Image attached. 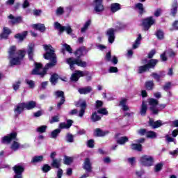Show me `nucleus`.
Wrapping results in <instances>:
<instances>
[{
	"mask_svg": "<svg viewBox=\"0 0 178 178\" xmlns=\"http://www.w3.org/2000/svg\"><path fill=\"white\" fill-rule=\"evenodd\" d=\"M55 27L56 29H57V30L60 31V34H62V33H63V31H65L67 32V34H72V31H73L70 26H62L58 22H55Z\"/></svg>",
	"mask_w": 178,
	"mask_h": 178,
	"instance_id": "obj_11",
	"label": "nucleus"
},
{
	"mask_svg": "<svg viewBox=\"0 0 178 178\" xmlns=\"http://www.w3.org/2000/svg\"><path fill=\"white\" fill-rule=\"evenodd\" d=\"M51 169V166H49V165L48 164H44L42 168V170H43V172L44 173H47V172H49V170Z\"/></svg>",
	"mask_w": 178,
	"mask_h": 178,
	"instance_id": "obj_50",
	"label": "nucleus"
},
{
	"mask_svg": "<svg viewBox=\"0 0 178 178\" xmlns=\"http://www.w3.org/2000/svg\"><path fill=\"white\" fill-rule=\"evenodd\" d=\"M32 27L34 30H38L41 33H44V31H45V25L43 24H35L32 25Z\"/></svg>",
	"mask_w": 178,
	"mask_h": 178,
	"instance_id": "obj_24",
	"label": "nucleus"
},
{
	"mask_svg": "<svg viewBox=\"0 0 178 178\" xmlns=\"http://www.w3.org/2000/svg\"><path fill=\"white\" fill-rule=\"evenodd\" d=\"M127 141H129V138L127 136H123L117 140V144L123 145L127 143Z\"/></svg>",
	"mask_w": 178,
	"mask_h": 178,
	"instance_id": "obj_31",
	"label": "nucleus"
},
{
	"mask_svg": "<svg viewBox=\"0 0 178 178\" xmlns=\"http://www.w3.org/2000/svg\"><path fill=\"white\" fill-rule=\"evenodd\" d=\"M49 122L51 124L56 123V122H59V117L58 115L54 116L51 118V120Z\"/></svg>",
	"mask_w": 178,
	"mask_h": 178,
	"instance_id": "obj_56",
	"label": "nucleus"
},
{
	"mask_svg": "<svg viewBox=\"0 0 178 178\" xmlns=\"http://www.w3.org/2000/svg\"><path fill=\"white\" fill-rule=\"evenodd\" d=\"M149 124L152 127V129H158V127H161L163 124L161 120L154 121L152 119H149Z\"/></svg>",
	"mask_w": 178,
	"mask_h": 178,
	"instance_id": "obj_16",
	"label": "nucleus"
},
{
	"mask_svg": "<svg viewBox=\"0 0 178 178\" xmlns=\"http://www.w3.org/2000/svg\"><path fill=\"white\" fill-rule=\"evenodd\" d=\"M56 13L57 15H63V13H65V10L63 7H59L57 8Z\"/></svg>",
	"mask_w": 178,
	"mask_h": 178,
	"instance_id": "obj_53",
	"label": "nucleus"
},
{
	"mask_svg": "<svg viewBox=\"0 0 178 178\" xmlns=\"http://www.w3.org/2000/svg\"><path fill=\"white\" fill-rule=\"evenodd\" d=\"M97 113H100L101 115H106L108 113V111H106V108H101L97 111Z\"/></svg>",
	"mask_w": 178,
	"mask_h": 178,
	"instance_id": "obj_58",
	"label": "nucleus"
},
{
	"mask_svg": "<svg viewBox=\"0 0 178 178\" xmlns=\"http://www.w3.org/2000/svg\"><path fill=\"white\" fill-rule=\"evenodd\" d=\"M63 175V170L60 168H58L57 172V177L58 178H62V175Z\"/></svg>",
	"mask_w": 178,
	"mask_h": 178,
	"instance_id": "obj_63",
	"label": "nucleus"
},
{
	"mask_svg": "<svg viewBox=\"0 0 178 178\" xmlns=\"http://www.w3.org/2000/svg\"><path fill=\"white\" fill-rule=\"evenodd\" d=\"M73 124V120H68L66 122H61L59 124V129H70Z\"/></svg>",
	"mask_w": 178,
	"mask_h": 178,
	"instance_id": "obj_18",
	"label": "nucleus"
},
{
	"mask_svg": "<svg viewBox=\"0 0 178 178\" xmlns=\"http://www.w3.org/2000/svg\"><path fill=\"white\" fill-rule=\"evenodd\" d=\"M152 77H154V79H155V80H156L157 81H159V79H161V76H159V74L156 73H152Z\"/></svg>",
	"mask_w": 178,
	"mask_h": 178,
	"instance_id": "obj_62",
	"label": "nucleus"
},
{
	"mask_svg": "<svg viewBox=\"0 0 178 178\" xmlns=\"http://www.w3.org/2000/svg\"><path fill=\"white\" fill-rule=\"evenodd\" d=\"M61 161L62 160L60 159H55L52 160L51 166H52V168H55L56 169H59V168L62 166Z\"/></svg>",
	"mask_w": 178,
	"mask_h": 178,
	"instance_id": "obj_22",
	"label": "nucleus"
},
{
	"mask_svg": "<svg viewBox=\"0 0 178 178\" xmlns=\"http://www.w3.org/2000/svg\"><path fill=\"white\" fill-rule=\"evenodd\" d=\"M28 32L24 31L22 33H17L15 35V38L19 41H23L27 37Z\"/></svg>",
	"mask_w": 178,
	"mask_h": 178,
	"instance_id": "obj_27",
	"label": "nucleus"
},
{
	"mask_svg": "<svg viewBox=\"0 0 178 178\" xmlns=\"http://www.w3.org/2000/svg\"><path fill=\"white\" fill-rule=\"evenodd\" d=\"M140 163L143 166H152L154 165V157L148 155H143L140 157Z\"/></svg>",
	"mask_w": 178,
	"mask_h": 178,
	"instance_id": "obj_6",
	"label": "nucleus"
},
{
	"mask_svg": "<svg viewBox=\"0 0 178 178\" xmlns=\"http://www.w3.org/2000/svg\"><path fill=\"white\" fill-rule=\"evenodd\" d=\"M146 137H147V138H156V134L153 131H148L146 133Z\"/></svg>",
	"mask_w": 178,
	"mask_h": 178,
	"instance_id": "obj_36",
	"label": "nucleus"
},
{
	"mask_svg": "<svg viewBox=\"0 0 178 178\" xmlns=\"http://www.w3.org/2000/svg\"><path fill=\"white\" fill-rule=\"evenodd\" d=\"M87 145L89 148H94V140L90 139L88 140Z\"/></svg>",
	"mask_w": 178,
	"mask_h": 178,
	"instance_id": "obj_57",
	"label": "nucleus"
},
{
	"mask_svg": "<svg viewBox=\"0 0 178 178\" xmlns=\"http://www.w3.org/2000/svg\"><path fill=\"white\" fill-rule=\"evenodd\" d=\"M19 147H20V144H19V143H17L16 141H14L11 146V148L14 151H16V149H19Z\"/></svg>",
	"mask_w": 178,
	"mask_h": 178,
	"instance_id": "obj_48",
	"label": "nucleus"
},
{
	"mask_svg": "<svg viewBox=\"0 0 178 178\" xmlns=\"http://www.w3.org/2000/svg\"><path fill=\"white\" fill-rule=\"evenodd\" d=\"M172 86V83L170 82H168L165 83V85L163 86V90L165 91H168V90H170V87Z\"/></svg>",
	"mask_w": 178,
	"mask_h": 178,
	"instance_id": "obj_59",
	"label": "nucleus"
},
{
	"mask_svg": "<svg viewBox=\"0 0 178 178\" xmlns=\"http://www.w3.org/2000/svg\"><path fill=\"white\" fill-rule=\"evenodd\" d=\"M60 133V129H56L54 131L51 132V138H56L58 137V135Z\"/></svg>",
	"mask_w": 178,
	"mask_h": 178,
	"instance_id": "obj_47",
	"label": "nucleus"
},
{
	"mask_svg": "<svg viewBox=\"0 0 178 178\" xmlns=\"http://www.w3.org/2000/svg\"><path fill=\"white\" fill-rule=\"evenodd\" d=\"M149 105H150V111H152L153 115H158L159 110L156 108V105L159 104V102L156 99L151 98L148 101Z\"/></svg>",
	"mask_w": 178,
	"mask_h": 178,
	"instance_id": "obj_9",
	"label": "nucleus"
},
{
	"mask_svg": "<svg viewBox=\"0 0 178 178\" xmlns=\"http://www.w3.org/2000/svg\"><path fill=\"white\" fill-rule=\"evenodd\" d=\"M90 119L92 122H98V120H101V117L97 114V112H95L92 114Z\"/></svg>",
	"mask_w": 178,
	"mask_h": 178,
	"instance_id": "obj_34",
	"label": "nucleus"
},
{
	"mask_svg": "<svg viewBox=\"0 0 178 178\" xmlns=\"http://www.w3.org/2000/svg\"><path fill=\"white\" fill-rule=\"evenodd\" d=\"M111 10L113 12V13L118 12V10H120V4L118 3H112L111 6Z\"/></svg>",
	"mask_w": 178,
	"mask_h": 178,
	"instance_id": "obj_28",
	"label": "nucleus"
},
{
	"mask_svg": "<svg viewBox=\"0 0 178 178\" xmlns=\"http://www.w3.org/2000/svg\"><path fill=\"white\" fill-rule=\"evenodd\" d=\"M147 105L143 102L142 103L141 108H140V115H141V116H145V115L147 113Z\"/></svg>",
	"mask_w": 178,
	"mask_h": 178,
	"instance_id": "obj_29",
	"label": "nucleus"
},
{
	"mask_svg": "<svg viewBox=\"0 0 178 178\" xmlns=\"http://www.w3.org/2000/svg\"><path fill=\"white\" fill-rule=\"evenodd\" d=\"M90 72L88 71H80L76 70L75 73L72 74L71 76L72 81H79L80 77H84V76H88Z\"/></svg>",
	"mask_w": 178,
	"mask_h": 178,
	"instance_id": "obj_7",
	"label": "nucleus"
},
{
	"mask_svg": "<svg viewBox=\"0 0 178 178\" xmlns=\"http://www.w3.org/2000/svg\"><path fill=\"white\" fill-rule=\"evenodd\" d=\"M16 46H11L8 49V58L10 60V63L12 65H17L22 63V60L26 56V51L18 50L16 51Z\"/></svg>",
	"mask_w": 178,
	"mask_h": 178,
	"instance_id": "obj_2",
	"label": "nucleus"
},
{
	"mask_svg": "<svg viewBox=\"0 0 178 178\" xmlns=\"http://www.w3.org/2000/svg\"><path fill=\"white\" fill-rule=\"evenodd\" d=\"M74 136L71 134H67L66 141H67V143H73V141H74Z\"/></svg>",
	"mask_w": 178,
	"mask_h": 178,
	"instance_id": "obj_46",
	"label": "nucleus"
},
{
	"mask_svg": "<svg viewBox=\"0 0 178 178\" xmlns=\"http://www.w3.org/2000/svg\"><path fill=\"white\" fill-rule=\"evenodd\" d=\"M152 24H155V19L152 17H149L142 21L141 26H143L144 27V30L147 31V30H149V28Z\"/></svg>",
	"mask_w": 178,
	"mask_h": 178,
	"instance_id": "obj_8",
	"label": "nucleus"
},
{
	"mask_svg": "<svg viewBox=\"0 0 178 178\" xmlns=\"http://www.w3.org/2000/svg\"><path fill=\"white\" fill-rule=\"evenodd\" d=\"M73 163V157H70L67 156H64V163L65 165H70Z\"/></svg>",
	"mask_w": 178,
	"mask_h": 178,
	"instance_id": "obj_35",
	"label": "nucleus"
},
{
	"mask_svg": "<svg viewBox=\"0 0 178 178\" xmlns=\"http://www.w3.org/2000/svg\"><path fill=\"white\" fill-rule=\"evenodd\" d=\"M83 169L87 172H91L92 168L91 167V161H90V159L87 158L85 159L83 163Z\"/></svg>",
	"mask_w": 178,
	"mask_h": 178,
	"instance_id": "obj_19",
	"label": "nucleus"
},
{
	"mask_svg": "<svg viewBox=\"0 0 178 178\" xmlns=\"http://www.w3.org/2000/svg\"><path fill=\"white\" fill-rule=\"evenodd\" d=\"M24 109H26V103H21L17 106L15 112L17 113V115H20Z\"/></svg>",
	"mask_w": 178,
	"mask_h": 178,
	"instance_id": "obj_20",
	"label": "nucleus"
},
{
	"mask_svg": "<svg viewBox=\"0 0 178 178\" xmlns=\"http://www.w3.org/2000/svg\"><path fill=\"white\" fill-rule=\"evenodd\" d=\"M8 19H10L11 20L10 21V23H11V24H17L19 23H22V22H23V18L20 16L19 17H15L13 16V15L10 14L8 16Z\"/></svg>",
	"mask_w": 178,
	"mask_h": 178,
	"instance_id": "obj_14",
	"label": "nucleus"
},
{
	"mask_svg": "<svg viewBox=\"0 0 178 178\" xmlns=\"http://www.w3.org/2000/svg\"><path fill=\"white\" fill-rule=\"evenodd\" d=\"M156 35L159 40H163L164 35H163V31L159 30L156 33Z\"/></svg>",
	"mask_w": 178,
	"mask_h": 178,
	"instance_id": "obj_45",
	"label": "nucleus"
},
{
	"mask_svg": "<svg viewBox=\"0 0 178 178\" xmlns=\"http://www.w3.org/2000/svg\"><path fill=\"white\" fill-rule=\"evenodd\" d=\"M42 12V11L41 10H33V15L34 16H40Z\"/></svg>",
	"mask_w": 178,
	"mask_h": 178,
	"instance_id": "obj_64",
	"label": "nucleus"
},
{
	"mask_svg": "<svg viewBox=\"0 0 178 178\" xmlns=\"http://www.w3.org/2000/svg\"><path fill=\"white\" fill-rule=\"evenodd\" d=\"M177 13V1H175L172 4V8L171 9V14L172 16H176Z\"/></svg>",
	"mask_w": 178,
	"mask_h": 178,
	"instance_id": "obj_30",
	"label": "nucleus"
},
{
	"mask_svg": "<svg viewBox=\"0 0 178 178\" xmlns=\"http://www.w3.org/2000/svg\"><path fill=\"white\" fill-rule=\"evenodd\" d=\"M140 42H141V34H139L138 37L135 41V43L133 44L134 49L138 48V44L140 43Z\"/></svg>",
	"mask_w": 178,
	"mask_h": 178,
	"instance_id": "obj_38",
	"label": "nucleus"
},
{
	"mask_svg": "<svg viewBox=\"0 0 178 178\" xmlns=\"http://www.w3.org/2000/svg\"><path fill=\"white\" fill-rule=\"evenodd\" d=\"M163 166V164L161 163L156 164L154 167L155 172H160V170H162Z\"/></svg>",
	"mask_w": 178,
	"mask_h": 178,
	"instance_id": "obj_51",
	"label": "nucleus"
},
{
	"mask_svg": "<svg viewBox=\"0 0 178 178\" xmlns=\"http://www.w3.org/2000/svg\"><path fill=\"white\" fill-rule=\"evenodd\" d=\"M43 48L46 53L44 54V59L50 60V63H47L44 67H42V64L40 63H35V69L32 70L31 74H38L41 77H44L47 74V71L48 69L56 66L58 63V60L56 58V54H55V49L52 47L51 44H44Z\"/></svg>",
	"mask_w": 178,
	"mask_h": 178,
	"instance_id": "obj_1",
	"label": "nucleus"
},
{
	"mask_svg": "<svg viewBox=\"0 0 178 178\" xmlns=\"http://www.w3.org/2000/svg\"><path fill=\"white\" fill-rule=\"evenodd\" d=\"M136 8H137V9L140 10L139 11L140 15H143V13H144V6L143 5V3H138L136 5Z\"/></svg>",
	"mask_w": 178,
	"mask_h": 178,
	"instance_id": "obj_40",
	"label": "nucleus"
},
{
	"mask_svg": "<svg viewBox=\"0 0 178 178\" xmlns=\"http://www.w3.org/2000/svg\"><path fill=\"white\" fill-rule=\"evenodd\" d=\"M56 98H60V102L57 104V109L60 111L62 106L66 102V97H65V92L62 90H57L54 92Z\"/></svg>",
	"mask_w": 178,
	"mask_h": 178,
	"instance_id": "obj_5",
	"label": "nucleus"
},
{
	"mask_svg": "<svg viewBox=\"0 0 178 178\" xmlns=\"http://www.w3.org/2000/svg\"><path fill=\"white\" fill-rule=\"evenodd\" d=\"M25 83L29 86V88H34L35 83L33 80L26 79Z\"/></svg>",
	"mask_w": 178,
	"mask_h": 178,
	"instance_id": "obj_42",
	"label": "nucleus"
},
{
	"mask_svg": "<svg viewBox=\"0 0 178 178\" xmlns=\"http://www.w3.org/2000/svg\"><path fill=\"white\" fill-rule=\"evenodd\" d=\"M92 91V88L91 86H87L85 88H79L78 92L79 94H88Z\"/></svg>",
	"mask_w": 178,
	"mask_h": 178,
	"instance_id": "obj_21",
	"label": "nucleus"
},
{
	"mask_svg": "<svg viewBox=\"0 0 178 178\" xmlns=\"http://www.w3.org/2000/svg\"><path fill=\"white\" fill-rule=\"evenodd\" d=\"M37 106V102L35 101H30L27 103H25V109L30 111V109H34Z\"/></svg>",
	"mask_w": 178,
	"mask_h": 178,
	"instance_id": "obj_25",
	"label": "nucleus"
},
{
	"mask_svg": "<svg viewBox=\"0 0 178 178\" xmlns=\"http://www.w3.org/2000/svg\"><path fill=\"white\" fill-rule=\"evenodd\" d=\"M13 170H14L15 173L17 175H21L24 172V168L22 165H15L13 168Z\"/></svg>",
	"mask_w": 178,
	"mask_h": 178,
	"instance_id": "obj_26",
	"label": "nucleus"
},
{
	"mask_svg": "<svg viewBox=\"0 0 178 178\" xmlns=\"http://www.w3.org/2000/svg\"><path fill=\"white\" fill-rule=\"evenodd\" d=\"M81 110L79 113V118H83L84 116V113H86V109L87 108V103L86 102H83L81 105Z\"/></svg>",
	"mask_w": 178,
	"mask_h": 178,
	"instance_id": "obj_23",
	"label": "nucleus"
},
{
	"mask_svg": "<svg viewBox=\"0 0 178 178\" xmlns=\"http://www.w3.org/2000/svg\"><path fill=\"white\" fill-rule=\"evenodd\" d=\"M12 33V31L8 27L4 26L3 28V33L0 35V38L1 40H6L8 39V37H9V34Z\"/></svg>",
	"mask_w": 178,
	"mask_h": 178,
	"instance_id": "obj_15",
	"label": "nucleus"
},
{
	"mask_svg": "<svg viewBox=\"0 0 178 178\" xmlns=\"http://www.w3.org/2000/svg\"><path fill=\"white\" fill-rule=\"evenodd\" d=\"M58 74H54L53 75H51V79H50V81L51 83V84H53L54 86H55V84H56L57 81H58Z\"/></svg>",
	"mask_w": 178,
	"mask_h": 178,
	"instance_id": "obj_39",
	"label": "nucleus"
},
{
	"mask_svg": "<svg viewBox=\"0 0 178 178\" xmlns=\"http://www.w3.org/2000/svg\"><path fill=\"white\" fill-rule=\"evenodd\" d=\"M108 133H109V131H104L101 129L97 128L95 130L94 136H95V137H104V136H106V134H108Z\"/></svg>",
	"mask_w": 178,
	"mask_h": 178,
	"instance_id": "obj_17",
	"label": "nucleus"
},
{
	"mask_svg": "<svg viewBox=\"0 0 178 178\" xmlns=\"http://www.w3.org/2000/svg\"><path fill=\"white\" fill-rule=\"evenodd\" d=\"M16 137H17V134L16 132L11 133L9 135L3 137L1 143L2 144H10L13 140H16Z\"/></svg>",
	"mask_w": 178,
	"mask_h": 178,
	"instance_id": "obj_10",
	"label": "nucleus"
},
{
	"mask_svg": "<svg viewBox=\"0 0 178 178\" xmlns=\"http://www.w3.org/2000/svg\"><path fill=\"white\" fill-rule=\"evenodd\" d=\"M34 43H31L29 45V49H28V54L30 56V58H31V56H33V53L34 52Z\"/></svg>",
	"mask_w": 178,
	"mask_h": 178,
	"instance_id": "obj_33",
	"label": "nucleus"
},
{
	"mask_svg": "<svg viewBox=\"0 0 178 178\" xmlns=\"http://www.w3.org/2000/svg\"><path fill=\"white\" fill-rule=\"evenodd\" d=\"M42 159H44V156H35L32 159V163H37L38 162H42Z\"/></svg>",
	"mask_w": 178,
	"mask_h": 178,
	"instance_id": "obj_32",
	"label": "nucleus"
},
{
	"mask_svg": "<svg viewBox=\"0 0 178 178\" xmlns=\"http://www.w3.org/2000/svg\"><path fill=\"white\" fill-rule=\"evenodd\" d=\"M115 31H116V29L111 28L106 31V35H108V42L110 44H113V41H115Z\"/></svg>",
	"mask_w": 178,
	"mask_h": 178,
	"instance_id": "obj_12",
	"label": "nucleus"
},
{
	"mask_svg": "<svg viewBox=\"0 0 178 178\" xmlns=\"http://www.w3.org/2000/svg\"><path fill=\"white\" fill-rule=\"evenodd\" d=\"M158 62L159 60L157 59H150L147 64L138 67V73L141 74L145 73V72H147L149 69H154L158 64Z\"/></svg>",
	"mask_w": 178,
	"mask_h": 178,
	"instance_id": "obj_4",
	"label": "nucleus"
},
{
	"mask_svg": "<svg viewBox=\"0 0 178 178\" xmlns=\"http://www.w3.org/2000/svg\"><path fill=\"white\" fill-rule=\"evenodd\" d=\"M63 47H64L65 49L67 51V52H69L70 54L73 53V49H72V47H70V45H69L67 44H64Z\"/></svg>",
	"mask_w": 178,
	"mask_h": 178,
	"instance_id": "obj_49",
	"label": "nucleus"
},
{
	"mask_svg": "<svg viewBox=\"0 0 178 178\" xmlns=\"http://www.w3.org/2000/svg\"><path fill=\"white\" fill-rule=\"evenodd\" d=\"M155 54H156V51L155 49H152L148 54L147 56L149 58V59H152V58H154V55H155Z\"/></svg>",
	"mask_w": 178,
	"mask_h": 178,
	"instance_id": "obj_54",
	"label": "nucleus"
},
{
	"mask_svg": "<svg viewBox=\"0 0 178 178\" xmlns=\"http://www.w3.org/2000/svg\"><path fill=\"white\" fill-rule=\"evenodd\" d=\"M74 55L78 58L71 57L66 59V62L67 63H68V65H70V69L73 70L74 69V65H77V66H80L81 67H86L87 63L81 60V59L79 58H81V56H83V48L78 49L74 52Z\"/></svg>",
	"mask_w": 178,
	"mask_h": 178,
	"instance_id": "obj_3",
	"label": "nucleus"
},
{
	"mask_svg": "<svg viewBox=\"0 0 178 178\" xmlns=\"http://www.w3.org/2000/svg\"><path fill=\"white\" fill-rule=\"evenodd\" d=\"M165 52L170 58H174V56H176V53H175V51H173L172 49H168L165 51Z\"/></svg>",
	"mask_w": 178,
	"mask_h": 178,
	"instance_id": "obj_52",
	"label": "nucleus"
},
{
	"mask_svg": "<svg viewBox=\"0 0 178 178\" xmlns=\"http://www.w3.org/2000/svg\"><path fill=\"white\" fill-rule=\"evenodd\" d=\"M90 24H91V21H87L86 23H85L83 27L81 29V33H86V31L87 30V29H88Z\"/></svg>",
	"mask_w": 178,
	"mask_h": 178,
	"instance_id": "obj_41",
	"label": "nucleus"
},
{
	"mask_svg": "<svg viewBox=\"0 0 178 178\" xmlns=\"http://www.w3.org/2000/svg\"><path fill=\"white\" fill-rule=\"evenodd\" d=\"M145 87L147 90H152L154 88V81H149L145 83Z\"/></svg>",
	"mask_w": 178,
	"mask_h": 178,
	"instance_id": "obj_43",
	"label": "nucleus"
},
{
	"mask_svg": "<svg viewBox=\"0 0 178 178\" xmlns=\"http://www.w3.org/2000/svg\"><path fill=\"white\" fill-rule=\"evenodd\" d=\"M111 58H112V56L111 55V51H108V53H106V57H105L106 60H107V62H109L111 61Z\"/></svg>",
	"mask_w": 178,
	"mask_h": 178,
	"instance_id": "obj_61",
	"label": "nucleus"
},
{
	"mask_svg": "<svg viewBox=\"0 0 178 178\" xmlns=\"http://www.w3.org/2000/svg\"><path fill=\"white\" fill-rule=\"evenodd\" d=\"M166 51L163 52V54H161V59L163 62H166L168 60V57H166Z\"/></svg>",
	"mask_w": 178,
	"mask_h": 178,
	"instance_id": "obj_55",
	"label": "nucleus"
},
{
	"mask_svg": "<svg viewBox=\"0 0 178 178\" xmlns=\"http://www.w3.org/2000/svg\"><path fill=\"white\" fill-rule=\"evenodd\" d=\"M104 105V102H102V101H99L97 100L96 102V108L98 109L99 108L102 107V106Z\"/></svg>",
	"mask_w": 178,
	"mask_h": 178,
	"instance_id": "obj_60",
	"label": "nucleus"
},
{
	"mask_svg": "<svg viewBox=\"0 0 178 178\" xmlns=\"http://www.w3.org/2000/svg\"><path fill=\"white\" fill-rule=\"evenodd\" d=\"M47 125H42L37 128L36 131L38 133H45L47 131Z\"/></svg>",
	"mask_w": 178,
	"mask_h": 178,
	"instance_id": "obj_44",
	"label": "nucleus"
},
{
	"mask_svg": "<svg viewBox=\"0 0 178 178\" xmlns=\"http://www.w3.org/2000/svg\"><path fill=\"white\" fill-rule=\"evenodd\" d=\"M131 147L132 149H135L136 151L141 152L143 150V145L141 144H132Z\"/></svg>",
	"mask_w": 178,
	"mask_h": 178,
	"instance_id": "obj_37",
	"label": "nucleus"
},
{
	"mask_svg": "<svg viewBox=\"0 0 178 178\" xmlns=\"http://www.w3.org/2000/svg\"><path fill=\"white\" fill-rule=\"evenodd\" d=\"M93 5L95 6V12L104 11V5H102V0H94Z\"/></svg>",
	"mask_w": 178,
	"mask_h": 178,
	"instance_id": "obj_13",
	"label": "nucleus"
}]
</instances>
